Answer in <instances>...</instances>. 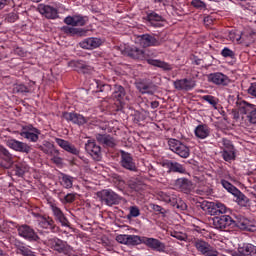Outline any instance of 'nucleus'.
<instances>
[{
  "instance_id": "f257e3e1",
  "label": "nucleus",
  "mask_w": 256,
  "mask_h": 256,
  "mask_svg": "<svg viewBox=\"0 0 256 256\" xmlns=\"http://www.w3.org/2000/svg\"><path fill=\"white\" fill-rule=\"evenodd\" d=\"M212 224L215 229H227V227H238L242 231H256V221L249 220L245 217L236 218V220L231 219L229 215L216 216L212 219Z\"/></svg>"
},
{
  "instance_id": "f03ea898",
  "label": "nucleus",
  "mask_w": 256,
  "mask_h": 256,
  "mask_svg": "<svg viewBox=\"0 0 256 256\" xmlns=\"http://www.w3.org/2000/svg\"><path fill=\"white\" fill-rule=\"evenodd\" d=\"M235 105L238 109V111H240L241 115H245L242 116V121L244 120L245 123H251L253 125H255L256 123V105L255 104H251L245 100L239 99L237 98Z\"/></svg>"
},
{
  "instance_id": "7ed1b4c3",
  "label": "nucleus",
  "mask_w": 256,
  "mask_h": 256,
  "mask_svg": "<svg viewBox=\"0 0 256 256\" xmlns=\"http://www.w3.org/2000/svg\"><path fill=\"white\" fill-rule=\"evenodd\" d=\"M97 197L100 198V201L102 203L108 205V207H113V205H119V203H121V200L123 199L121 196L111 190H102L100 192H97Z\"/></svg>"
},
{
  "instance_id": "20e7f679",
  "label": "nucleus",
  "mask_w": 256,
  "mask_h": 256,
  "mask_svg": "<svg viewBox=\"0 0 256 256\" xmlns=\"http://www.w3.org/2000/svg\"><path fill=\"white\" fill-rule=\"evenodd\" d=\"M168 145L173 153H176V155H179V157H182V159H187V157H189L191 154L189 147L177 139H170L168 141Z\"/></svg>"
},
{
  "instance_id": "39448f33",
  "label": "nucleus",
  "mask_w": 256,
  "mask_h": 256,
  "mask_svg": "<svg viewBox=\"0 0 256 256\" xmlns=\"http://www.w3.org/2000/svg\"><path fill=\"white\" fill-rule=\"evenodd\" d=\"M19 135L25 139H28L29 141H32V143H37V141H39V135H41V131L33 127V125L29 124L22 126Z\"/></svg>"
},
{
  "instance_id": "423d86ee",
  "label": "nucleus",
  "mask_w": 256,
  "mask_h": 256,
  "mask_svg": "<svg viewBox=\"0 0 256 256\" xmlns=\"http://www.w3.org/2000/svg\"><path fill=\"white\" fill-rule=\"evenodd\" d=\"M140 43L143 47H159L165 43V38L144 34L141 36Z\"/></svg>"
},
{
  "instance_id": "0eeeda50",
  "label": "nucleus",
  "mask_w": 256,
  "mask_h": 256,
  "mask_svg": "<svg viewBox=\"0 0 256 256\" xmlns=\"http://www.w3.org/2000/svg\"><path fill=\"white\" fill-rule=\"evenodd\" d=\"M202 209H207L210 215H223L227 212V207L222 203L206 202L202 204Z\"/></svg>"
},
{
  "instance_id": "6e6552de",
  "label": "nucleus",
  "mask_w": 256,
  "mask_h": 256,
  "mask_svg": "<svg viewBox=\"0 0 256 256\" xmlns=\"http://www.w3.org/2000/svg\"><path fill=\"white\" fill-rule=\"evenodd\" d=\"M18 235L27 241H39V235L29 225H22L18 228Z\"/></svg>"
},
{
  "instance_id": "1a4fd4ad",
  "label": "nucleus",
  "mask_w": 256,
  "mask_h": 256,
  "mask_svg": "<svg viewBox=\"0 0 256 256\" xmlns=\"http://www.w3.org/2000/svg\"><path fill=\"white\" fill-rule=\"evenodd\" d=\"M121 155V166L128 171H137V165L135 164V160L133 156L129 152L120 151Z\"/></svg>"
},
{
  "instance_id": "9d476101",
  "label": "nucleus",
  "mask_w": 256,
  "mask_h": 256,
  "mask_svg": "<svg viewBox=\"0 0 256 256\" xmlns=\"http://www.w3.org/2000/svg\"><path fill=\"white\" fill-rule=\"evenodd\" d=\"M197 251L206 256H216L219 255V252L214 250L211 245L203 240H196L194 243Z\"/></svg>"
},
{
  "instance_id": "9b49d317",
  "label": "nucleus",
  "mask_w": 256,
  "mask_h": 256,
  "mask_svg": "<svg viewBox=\"0 0 256 256\" xmlns=\"http://www.w3.org/2000/svg\"><path fill=\"white\" fill-rule=\"evenodd\" d=\"M8 147L13 149V151H17L18 153H31V146H29L25 142H21L19 140L11 139L7 141Z\"/></svg>"
},
{
  "instance_id": "f8f14e48",
  "label": "nucleus",
  "mask_w": 256,
  "mask_h": 256,
  "mask_svg": "<svg viewBox=\"0 0 256 256\" xmlns=\"http://www.w3.org/2000/svg\"><path fill=\"white\" fill-rule=\"evenodd\" d=\"M87 153H89L94 161H101V146L97 145L95 140H88L85 145Z\"/></svg>"
},
{
  "instance_id": "ddd939ff",
  "label": "nucleus",
  "mask_w": 256,
  "mask_h": 256,
  "mask_svg": "<svg viewBox=\"0 0 256 256\" xmlns=\"http://www.w3.org/2000/svg\"><path fill=\"white\" fill-rule=\"evenodd\" d=\"M159 199L160 201H164L165 203H170L172 207H176L177 209H181L182 211H185V209H187V204H180L179 202H177V198H175L174 196H170L165 192L159 193Z\"/></svg>"
},
{
  "instance_id": "4468645a",
  "label": "nucleus",
  "mask_w": 256,
  "mask_h": 256,
  "mask_svg": "<svg viewBox=\"0 0 256 256\" xmlns=\"http://www.w3.org/2000/svg\"><path fill=\"white\" fill-rule=\"evenodd\" d=\"M195 85V80L193 79H180L174 81V87L177 89V91H191V89H194Z\"/></svg>"
},
{
  "instance_id": "2eb2a0df",
  "label": "nucleus",
  "mask_w": 256,
  "mask_h": 256,
  "mask_svg": "<svg viewBox=\"0 0 256 256\" xmlns=\"http://www.w3.org/2000/svg\"><path fill=\"white\" fill-rule=\"evenodd\" d=\"M116 241L123 245H139L141 243V237L137 235L120 234L116 237Z\"/></svg>"
},
{
  "instance_id": "dca6fc26",
  "label": "nucleus",
  "mask_w": 256,
  "mask_h": 256,
  "mask_svg": "<svg viewBox=\"0 0 256 256\" xmlns=\"http://www.w3.org/2000/svg\"><path fill=\"white\" fill-rule=\"evenodd\" d=\"M137 89L142 94L153 95L157 91V86L152 81L143 80L137 83Z\"/></svg>"
},
{
  "instance_id": "f3484780",
  "label": "nucleus",
  "mask_w": 256,
  "mask_h": 256,
  "mask_svg": "<svg viewBox=\"0 0 256 256\" xmlns=\"http://www.w3.org/2000/svg\"><path fill=\"white\" fill-rule=\"evenodd\" d=\"M144 243L147 247L150 249H153V251H158L159 253L165 252L166 246L165 243L159 241L155 238H144Z\"/></svg>"
},
{
  "instance_id": "a211bd4d",
  "label": "nucleus",
  "mask_w": 256,
  "mask_h": 256,
  "mask_svg": "<svg viewBox=\"0 0 256 256\" xmlns=\"http://www.w3.org/2000/svg\"><path fill=\"white\" fill-rule=\"evenodd\" d=\"M175 186L182 191V193H191L193 191V182L187 178H179L176 180Z\"/></svg>"
},
{
  "instance_id": "6ab92c4d",
  "label": "nucleus",
  "mask_w": 256,
  "mask_h": 256,
  "mask_svg": "<svg viewBox=\"0 0 256 256\" xmlns=\"http://www.w3.org/2000/svg\"><path fill=\"white\" fill-rule=\"evenodd\" d=\"M62 117L63 119H66V121H71L76 125H85V123H87V120L85 119V117L77 113L63 112Z\"/></svg>"
},
{
  "instance_id": "aec40b11",
  "label": "nucleus",
  "mask_w": 256,
  "mask_h": 256,
  "mask_svg": "<svg viewBox=\"0 0 256 256\" xmlns=\"http://www.w3.org/2000/svg\"><path fill=\"white\" fill-rule=\"evenodd\" d=\"M124 53L127 55V57H131V59H145V51L135 46L126 47Z\"/></svg>"
},
{
  "instance_id": "412c9836",
  "label": "nucleus",
  "mask_w": 256,
  "mask_h": 256,
  "mask_svg": "<svg viewBox=\"0 0 256 256\" xmlns=\"http://www.w3.org/2000/svg\"><path fill=\"white\" fill-rule=\"evenodd\" d=\"M39 11L41 15L46 17V19H57V17H59V12H57V9L51 6L41 5L39 7Z\"/></svg>"
},
{
  "instance_id": "4be33fe9",
  "label": "nucleus",
  "mask_w": 256,
  "mask_h": 256,
  "mask_svg": "<svg viewBox=\"0 0 256 256\" xmlns=\"http://www.w3.org/2000/svg\"><path fill=\"white\" fill-rule=\"evenodd\" d=\"M101 39L99 38H87L79 43L82 49H97L101 45Z\"/></svg>"
},
{
  "instance_id": "5701e85b",
  "label": "nucleus",
  "mask_w": 256,
  "mask_h": 256,
  "mask_svg": "<svg viewBox=\"0 0 256 256\" xmlns=\"http://www.w3.org/2000/svg\"><path fill=\"white\" fill-rule=\"evenodd\" d=\"M48 243L54 251H57L58 253H65L67 251V246L65 245V242L59 238H53L48 240Z\"/></svg>"
},
{
  "instance_id": "b1692460",
  "label": "nucleus",
  "mask_w": 256,
  "mask_h": 256,
  "mask_svg": "<svg viewBox=\"0 0 256 256\" xmlns=\"http://www.w3.org/2000/svg\"><path fill=\"white\" fill-rule=\"evenodd\" d=\"M95 137L98 143H100L101 145H104V147H111V148L115 147V139L111 137V135L96 134Z\"/></svg>"
},
{
  "instance_id": "393cba45",
  "label": "nucleus",
  "mask_w": 256,
  "mask_h": 256,
  "mask_svg": "<svg viewBox=\"0 0 256 256\" xmlns=\"http://www.w3.org/2000/svg\"><path fill=\"white\" fill-rule=\"evenodd\" d=\"M52 211L56 220L59 221L63 227H69V220L65 217V214H63V211H61L59 207L52 205Z\"/></svg>"
},
{
  "instance_id": "a878e982",
  "label": "nucleus",
  "mask_w": 256,
  "mask_h": 256,
  "mask_svg": "<svg viewBox=\"0 0 256 256\" xmlns=\"http://www.w3.org/2000/svg\"><path fill=\"white\" fill-rule=\"evenodd\" d=\"M209 81H212L215 85H227L229 78L223 73H214L209 75Z\"/></svg>"
},
{
  "instance_id": "bb28decb",
  "label": "nucleus",
  "mask_w": 256,
  "mask_h": 256,
  "mask_svg": "<svg viewBox=\"0 0 256 256\" xmlns=\"http://www.w3.org/2000/svg\"><path fill=\"white\" fill-rule=\"evenodd\" d=\"M14 245H15V247H16V253H17V255L35 256V255L33 254V251H31V249L27 248V246H25V245L23 244V242L16 241Z\"/></svg>"
},
{
  "instance_id": "cd10ccee",
  "label": "nucleus",
  "mask_w": 256,
  "mask_h": 256,
  "mask_svg": "<svg viewBox=\"0 0 256 256\" xmlns=\"http://www.w3.org/2000/svg\"><path fill=\"white\" fill-rule=\"evenodd\" d=\"M238 252L242 255L256 256V246L253 244H243L238 248Z\"/></svg>"
},
{
  "instance_id": "c85d7f7f",
  "label": "nucleus",
  "mask_w": 256,
  "mask_h": 256,
  "mask_svg": "<svg viewBox=\"0 0 256 256\" xmlns=\"http://www.w3.org/2000/svg\"><path fill=\"white\" fill-rule=\"evenodd\" d=\"M209 127L207 125H198L195 129V135L198 139H206L209 137Z\"/></svg>"
},
{
  "instance_id": "c756f323",
  "label": "nucleus",
  "mask_w": 256,
  "mask_h": 256,
  "mask_svg": "<svg viewBox=\"0 0 256 256\" xmlns=\"http://www.w3.org/2000/svg\"><path fill=\"white\" fill-rule=\"evenodd\" d=\"M72 65L79 73H89V71L93 69L91 66L87 65L81 60L72 62Z\"/></svg>"
},
{
  "instance_id": "7c9ffc66",
  "label": "nucleus",
  "mask_w": 256,
  "mask_h": 256,
  "mask_svg": "<svg viewBox=\"0 0 256 256\" xmlns=\"http://www.w3.org/2000/svg\"><path fill=\"white\" fill-rule=\"evenodd\" d=\"M61 31H63V33H65L66 35H79L80 37L85 35V30H83L81 28L63 26L61 28Z\"/></svg>"
},
{
  "instance_id": "2f4dec72",
  "label": "nucleus",
  "mask_w": 256,
  "mask_h": 256,
  "mask_svg": "<svg viewBox=\"0 0 256 256\" xmlns=\"http://www.w3.org/2000/svg\"><path fill=\"white\" fill-rule=\"evenodd\" d=\"M125 88H123V86L120 85H115L114 86V93H113V97L114 99H117V101H123V99L125 98Z\"/></svg>"
},
{
  "instance_id": "473e14b6",
  "label": "nucleus",
  "mask_w": 256,
  "mask_h": 256,
  "mask_svg": "<svg viewBox=\"0 0 256 256\" xmlns=\"http://www.w3.org/2000/svg\"><path fill=\"white\" fill-rule=\"evenodd\" d=\"M112 183L119 189L120 191H123L125 189V180H123V177L114 174L112 175Z\"/></svg>"
},
{
  "instance_id": "72a5a7b5",
  "label": "nucleus",
  "mask_w": 256,
  "mask_h": 256,
  "mask_svg": "<svg viewBox=\"0 0 256 256\" xmlns=\"http://www.w3.org/2000/svg\"><path fill=\"white\" fill-rule=\"evenodd\" d=\"M128 187L133 191H143V189H145V184L140 180L134 179L128 182Z\"/></svg>"
},
{
  "instance_id": "f704fd0d",
  "label": "nucleus",
  "mask_w": 256,
  "mask_h": 256,
  "mask_svg": "<svg viewBox=\"0 0 256 256\" xmlns=\"http://www.w3.org/2000/svg\"><path fill=\"white\" fill-rule=\"evenodd\" d=\"M148 63L154 67H160V69H163L164 71H171V65L167 62L161 60H148Z\"/></svg>"
},
{
  "instance_id": "c9c22d12",
  "label": "nucleus",
  "mask_w": 256,
  "mask_h": 256,
  "mask_svg": "<svg viewBox=\"0 0 256 256\" xmlns=\"http://www.w3.org/2000/svg\"><path fill=\"white\" fill-rule=\"evenodd\" d=\"M233 195L234 197H236V202L238 203V205H242V206L247 205V201H248L247 196H245V194L239 191V189H236Z\"/></svg>"
},
{
  "instance_id": "e433bc0d",
  "label": "nucleus",
  "mask_w": 256,
  "mask_h": 256,
  "mask_svg": "<svg viewBox=\"0 0 256 256\" xmlns=\"http://www.w3.org/2000/svg\"><path fill=\"white\" fill-rule=\"evenodd\" d=\"M168 169L173 173H184L185 168L179 162H170L168 163Z\"/></svg>"
},
{
  "instance_id": "4c0bfd02",
  "label": "nucleus",
  "mask_w": 256,
  "mask_h": 256,
  "mask_svg": "<svg viewBox=\"0 0 256 256\" xmlns=\"http://www.w3.org/2000/svg\"><path fill=\"white\" fill-rule=\"evenodd\" d=\"M0 159H4L6 163H11L13 161V155L9 153L7 148L0 145Z\"/></svg>"
},
{
  "instance_id": "58836bf2",
  "label": "nucleus",
  "mask_w": 256,
  "mask_h": 256,
  "mask_svg": "<svg viewBox=\"0 0 256 256\" xmlns=\"http://www.w3.org/2000/svg\"><path fill=\"white\" fill-rule=\"evenodd\" d=\"M29 171V165L25 163H20L16 165V175H19L20 177L25 175Z\"/></svg>"
},
{
  "instance_id": "ea45409f",
  "label": "nucleus",
  "mask_w": 256,
  "mask_h": 256,
  "mask_svg": "<svg viewBox=\"0 0 256 256\" xmlns=\"http://www.w3.org/2000/svg\"><path fill=\"white\" fill-rule=\"evenodd\" d=\"M222 157L224 161H233L235 159V149L234 150H223Z\"/></svg>"
},
{
  "instance_id": "a19ab883",
  "label": "nucleus",
  "mask_w": 256,
  "mask_h": 256,
  "mask_svg": "<svg viewBox=\"0 0 256 256\" xmlns=\"http://www.w3.org/2000/svg\"><path fill=\"white\" fill-rule=\"evenodd\" d=\"M221 185H222V187H224V189H226V191H228V193H231L232 195L234 194L235 190L237 189V187L233 186V184H231V182H229L227 180H221Z\"/></svg>"
},
{
  "instance_id": "79ce46f5",
  "label": "nucleus",
  "mask_w": 256,
  "mask_h": 256,
  "mask_svg": "<svg viewBox=\"0 0 256 256\" xmlns=\"http://www.w3.org/2000/svg\"><path fill=\"white\" fill-rule=\"evenodd\" d=\"M87 17L76 15L74 16V27H83L87 23Z\"/></svg>"
},
{
  "instance_id": "37998d69",
  "label": "nucleus",
  "mask_w": 256,
  "mask_h": 256,
  "mask_svg": "<svg viewBox=\"0 0 256 256\" xmlns=\"http://www.w3.org/2000/svg\"><path fill=\"white\" fill-rule=\"evenodd\" d=\"M13 93H29V88L23 84H16L13 88Z\"/></svg>"
},
{
  "instance_id": "c03bdc74",
  "label": "nucleus",
  "mask_w": 256,
  "mask_h": 256,
  "mask_svg": "<svg viewBox=\"0 0 256 256\" xmlns=\"http://www.w3.org/2000/svg\"><path fill=\"white\" fill-rule=\"evenodd\" d=\"M62 183L66 189H71L73 187V180H71L70 176L64 175L62 177Z\"/></svg>"
},
{
  "instance_id": "a18cd8bd",
  "label": "nucleus",
  "mask_w": 256,
  "mask_h": 256,
  "mask_svg": "<svg viewBox=\"0 0 256 256\" xmlns=\"http://www.w3.org/2000/svg\"><path fill=\"white\" fill-rule=\"evenodd\" d=\"M191 6L195 7V9H206L207 4L201 0H193L191 2Z\"/></svg>"
},
{
  "instance_id": "49530a36",
  "label": "nucleus",
  "mask_w": 256,
  "mask_h": 256,
  "mask_svg": "<svg viewBox=\"0 0 256 256\" xmlns=\"http://www.w3.org/2000/svg\"><path fill=\"white\" fill-rule=\"evenodd\" d=\"M222 143L224 145V151H232L235 149V146H233V144L230 142V140L224 138L222 140Z\"/></svg>"
},
{
  "instance_id": "de8ad7c7",
  "label": "nucleus",
  "mask_w": 256,
  "mask_h": 256,
  "mask_svg": "<svg viewBox=\"0 0 256 256\" xmlns=\"http://www.w3.org/2000/svg\"><path fill=\"white\" fill-rule=\"evenodd\" d=\"M221 55L222 57H230L231 59H233L235 57V52H233L229 48H224L221 52Z\"/></svg>"
},
{
  "instance_id": "09e8293b",
  "label": "nucleus",
  "mask_w": 256,
  "mask_h": 256,
  "mask_svg": "<svg viewBox=\"0 0 256 256\" xmlns=\"http://www.w3.org/2000/svg\"><path fill=\"white\" fill-rule=\"evenodd\" d=\"M56 143L57 145H59V147H61L62 149H64V151H67V148L69 147V142L68 141H65L61 138H57L56 139Z\"/></svg>"
},
{
  "instance_id": "8fccbe9b",
  "label": "nucleus",
  "mask_w": 256,
  "mask_h": 256,
  "mask_svg": "<svg viewBox=\"0 0 256 256\" xmlns=\"http://www.w3.org/2000/svg\"><path fill=\"white\" fill-rule=\"evenodd\" d=\"M42 225H49V229H51V231H55V229H57V226H55V221H53V219L50 218L42 221Z\"/></svg>"
},
{
  "instance_id": "3c124183",
  "label": "nucleus",
  "mask_w": 256,
  "mask_h": 256,
  "mask_svg": "<svg viewBox=\"0 0 256 256\" xmlns=\"http://www.w3.org/2000/svg\"><path fill=\"white\" fill-rule=\"evenodd\" d=\"M141 215V212L137 206H131L130 207V217H139Z\"/></svg>"
},
{
  "instance_id": "603ef678",
  "label": "nucleus",
  "mask_w": 256,
  "mask_h": 256,
  "mask_svg": "<svg viewBox=\"0 0 256 256\" xmlns=\"http://www.w3.org/2000/svg\"><path fill=\"white\" fill-rule=\"evenodd\" d=\"M18 19L19 16L15 12L8 14L6 17V21H8V23H15V21H17Z\"/></svg>"
},
{
  "instance_id": "864d4df0",
  "label": "nucleus",
  "mask_w": 256,
  "mask_h": 256,
  "mask_svg": "<svg viewBox=\"0 0 256 256\" xmlns=\"http://www.w3.org/2000/svg\"><path fill=\"white\" fill-rule=\"evenodd\" d=\"M228 37L230 41H241V35L237 34L235 31H230Z\"/></svg>"
},
{
  "instance_id": "5fc2aeb1",
  "label": "nucleus",
  "mask_w": 256,
  "mask_h": 256,
  "mask_svg": "<svg viewBox=\"0 0 256 256\" xmlns=\"http://www.w3.org/2000/svg\"><path fill=\"white\" fill-rule=\"evenodd\" d=\"M171 236L178 239V241H185L187 239V236L181 232H173Z\"/></svg>"
},
{
  "instance_id": "6e6d98bb",
  "label": "nucleus",
  "mask_w": 256,
  "mask_h": 256,
  "mask_svg": "<svg viewBox=\"0 0 256 256\" xmlns=\"http://www.w3.org/2000/svg\"><path fill=\"white\" fill-rule=\"evenodd\" d=\"M203 99L204 101H207L208 103H210V105H212L213 107L217 105V101H215V97L211 95L203 96Z\"/></svg>"
},
{
  "instance_id": "4d7b16f0",
  "label": "nucleus",
  "mask_w": 256,
  "mask_h": 256,
  "mask_svg": "<svg viewBox=\"0 0 256 256\" xmlns=\"http://www.w3.org/2000/svg\"><path fill=\"white\" fill-rule=\"evenodd\" d=\"M162 17L159 16V14L152 12L148 14V20L149 21H161Z\"/></svg>"
},
{
  "instance_id": "13d9d810",
  "label": "nucleus",
  "mask_w": 256,
  "mask_h": 256,
  "mask_svg": "<svg viewBox=\"0 0 256 256\" xmlns=\"http://www.w3.org/2000/svg\"><path fill=\"white\" fill-rule=\"evenodd\" d=\"M153 211H155L156 213H161V215H165V213H167V210H165V208L159 206V205H153L152 206Z\"/></svg>"
},
{
  "instance_id": "bf43d9fd",
  "label": "nucleus",
  "mask_w": 256,
  "mask_h": 256,
  "mask_svg": "<svg viewBox=\"0 0 256 256\" xmlns=\"http://www.w3.org/2000/svg\"><path fill=\"white\" fill-rule=\"evenodd\" d=\"M64 23H66V25H71L72 27H75V16H67L64 19Z\"/></svg>"
},
{
  "instance_id": "052dcab7",
  "label": "nucleus",
  "mask_w": 256,
  "mask_h": 256,
  "mask_svg": "<svg viewBox=\"0 0 256 256\" xmlns=\"http://www.w3.org/2000/svg\"><path fill=\"white\" fill-rule=\"evenodd\" d=\"M68 153H72V155H79V150L75 148V146L68 144V148L66 149Z\"/></svg>"
},
{
  "instance_id": "680f3d73",
  "label": "nucleus",
  "mask_w": 256,
  "mask_h": 256,
  "mask_svg": "<svg viewBox=\"0 0 256 256\" xmlns=\"http://www.w3.org/2000/svg\"><path fill=\"white\" fill-rule=\"evenodd\" d=\"M239 113H241V112L237 109H233L231 112V115L236 122L241 121V117L239 116Z\"/></svg>"
},
{
  "instance_id": "e2e57ef3",
  "label": "nucleus",
  "mask_w": 256,
  "mask_h": 256,
  "mask_svg": "<svg viewBox=\"0 0 256 256\" xmlns=\"http://www.w3.org/2000/svg\"><path fill=\"white\" fill-rule=\"evenodd\" d=\"M64 201H65L66 203H73V201H75V194H73V193L67 194V195L64 197Z\"/></svg>"
},
{
  "instance_id": "0e129e2a",
  "label": "nucleus",
  "mask_w": 256,
  "mask_h": 256,
  "mask_svg": "<svg viewBox=\"0 0 256 256\" xmlns=\"http://www.w3.org/2000/svg\"><path fill=\"white\" fill-rule=\"evenodd\" d=\"M204 23L205 25H211V23H213V18H211L210 16L205 17Z\"/></svg>"
},
{
  "instance_id": "69168bd1",
  "label": "nucleus",
  "mask_w": 256,
  "mask_h": 256,
  "mask_svg": "<svg viewBox=\"0 0 256 256\" xmlns=\"http://www.w3.org/2000/svg\"><path fill=\"white\" fill-rule=\"evenodd\" d=\"M52 161H53V163H55L56 165H61V163H62V159L60 158V157H54V158H52Z\"/></svg>"
},
{
  "instance_id": "338daca9",
  "label": "nucleus",
  "mask_w": 256,
  "mask_h": 256,
  "mask_svg": "<svg viewBox=\"0 0 256 256\" xmlns=\"http://www.w3.org/2000/svg\"><path fill=\"white\" fill-rule=\"evenodd\" d=\"M7 3H9L8 0H0V10L3 9Z\"/></svg>"
},
{
  "instance_id": "774afa93",
  "label": "nucleus",
  "mask_w": 256,
  "mask_h": 256,
  "mask_svg": "<svg viewBox=\"0 0 256 256\" xmlns=\"http://www.w3.org/2000/svg\"><path fill=\"white\" fill-rule=\"evenodd\" d=\"M151 107H152V109H157V107H159V102H157V101L151 102Z\"/></svg>"
}]
</instances>
